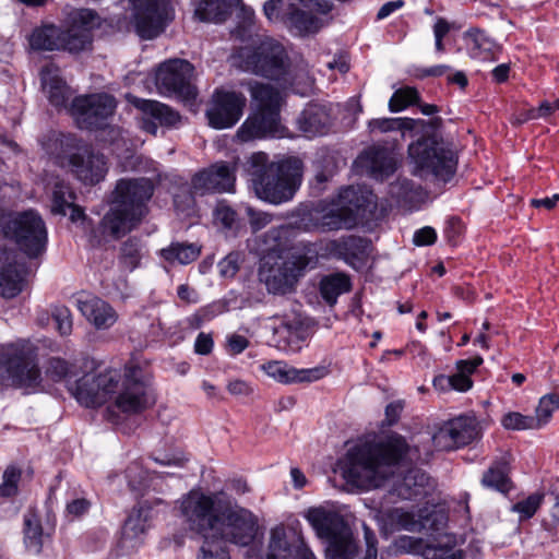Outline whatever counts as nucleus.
Returning a JSON list of instances; mask_svg holds the SVG:
<instances>
[{
	"mask_svg": "<svg viewBox=\"0 0 559 559\" xmlns=\"http://www.w3.org/2000/svg\"><path fill=\"white\" fill-rule=\"evenodd\" d=\"M69 25L84 33L92 32L102 26V17L93 9H78L69 17Z\"/></svg>",
	"mask_w": 559,
	"mask_h": 559,
	"instance_id": "47",
	"label": "nucleus"
},
{
	"mask_svg": "<svg viewBox=\"0 0 559 559\" xmlns=\"http://www.w3.org/2000/svg\"><path fill=\"white\" fill-rule=\"evenodd\" d=\"M40 370L29 353L9 347L0 354V383L5 386L36 389Z\"/></svg>",
	"mask_w": 559,
	"mask_h": 559,
	"instance_id": "14",
	"label": "nucleus"
},
{
	"mask_svg": "<svg viewBox=\"0 0 559 559\" xmlns=\"http://www.w3.org/2000/svg\"><path fill=\"white\" fill-rule=\"evenodd\" d=\"M69 373V364L59 357H51L47 361L46 374L55 382L64 379Z\"/></svg>",
	"mask_w": 559,
	"mask_h": 559,
	"instance_id": "59",
	"label": "nucleus"
},
{
	"mask_svg": "<svg viewBox=\"0 0 559 559\" xmlns=\"http://www.w3.org/2000/svg\"><path fill=\"white\" fill-rule=\"evenodd\" d=\"M219 526L212 537L204 542H222L224 550H228L227 543L241 547L249 546L257 537L259 525L257 516L248 509L239 506L219 504Z\"/></svg>",
	"mask_w": 559,
	"mask_h": 559,
	"instance_id": "12",
	"label": "nucleus"
},
{
	"mask_svg": "<svg viewBox=\"0 0 559 559\" xmlns=\"http://www.w3.org/2000/svg\"><path fill=\"white\" fill-rule=\"evenodd\" d=\"M23 534L25 548L35 555L43 550L44 532L39 516L28 511L23 519Z\"/></svg>",
	"mask_w": 559,
	"mask_h": 559,
	"instance_id": "42",
	"label": "nucleus"
},
{
	"mask_svg": "<svg viewBox=\"0 0 559 559\" xmlns=\"http://www.w3.org/2000/svg\"><path fill=\"white\" fill-rule=\"evenodd\" d=\"M242 167L257 198L273 205L292 201L301 183L302 164L298 158L275 162L266 153L255 152Z\"/></svg>",
	"mask_w": 559,
	"mask_h": 559,
	"instance_id": "4",
	"label": "nucleus"
},
{
	"mask_svg": "<svg viewBox=\"0 0 559 559\" xmlns=\"http://www.w3.org/2000/svg\"><path fill=\"white\" fill-rule=\"evenodd\" d=\"M264 370L274 380L284 383H296V368L283 361H270L264 366Z\"/></svg>",
	"mask_w": 559,
	"mask_h": 559,
	"instance_id": "52",
	"label": "nucleus"
},
{
	"mask_svg": "<svg viewBox=\"0 0 559 559\" xmlns=\"http://www.w3.org/2000/svg\"><path fill=\"white\" fill-rule=\"evenodd\" d=\"M464 39L473 57H480L483 52L489 53L495 47L484 31L479 28H469L464 33Z\"/></svg>",
	"mask_w": 559,
	"mask_h": 559,
	"instance_id": "50",
	"label": "nucleus"
},
{
	"mask_svg": "<svg viewBox=\"0 0 559 559\" xmlns=\"http://www.w3.org/2000/svg\"><path fill=\"white\" fill-rule=\"evenodd\" d=\"M246 104L242 93L216 88L205 111L209 126L216 130L234 127L242 117Z\"/></svg>",
	"mask_w": 559,
	"mask_h": 559,
	"instance_id": "17",
	"label": "nucleus"
},
{
	"mask_svg": "<svg viewBox=\"0 0 559 559\" xmlns=\"http://www.w3.org/2000/svg\"><path fill=\"white\" fill-rule=\"evenodd\" d=\"M78 308L81 313L98 330H106L117 321L115 309L98 297L78 299Z\"/></svg>",
	"mask_w": 559,
	"mask_h": 559,
	"instance_id": "32",
	"label": "nucleus"
},
{
	"mask_svg": "<svg viewBox=\"0 0 559 559\" xmlns=\"http://www.w3.org/2000/svg\"><path fill=\"white\" fill-rule=\"evenodd\" d=\"M444 542L438 540L428 544L423 550L424 559H462L463 552L461 549H455V538L445 535Z\"/></svg>",
	"mask_w": 559,
	"mask_h": 559,
	"instance_id": "46",
	"label": "nucleus"
},
{
	"mask_svg": "<svg viewBox=\"0 0 559 559\" xmlns=\"http://www.w3.org/2000/svg\"><path fill=\"white\" fill-rule=\"evenodd\" d=\"M133 105L145 116L153 119H144L143 121V128L152 134H156L157 132L158 127L155 121L160 126L174 127L180 120V116L177 111L157 100L135 97Z\"/></svg>",
	"mask_w": 559,
	"mask_h": 559,
	"instance_id": "28",
	"label": "nucleus"
},
{
	"mask_svg": "<svg viewBox=\"0 0 559 559\" xmlns=\"http://www.w3.org/2000/svg\"><path fill=\"white\" fill-rule=\"evenodd\" d=\"M60 50L78 53L86 50L92 46L93 34L84 33L72 26L62 28V36H60Z\"/></svg>",
	"mask_w": 559,
	"mask_h": 559,
	"instance_id": "45",
	"label": "nucleus"
},
{
	"mask_svg": "<svg viewBox=\"0 0 559 559\" xmlns=\"http://www.w3.org/2000/svg\"><path fill=\"white\" fill-rule=\"evenodd\" d=\"M222 542H203L198 555V559H230L229 551L224 550Z\"/></svg>",
	"mask_w": 559,
	"mask_h": 559,
	"instance_id": "60",
	"label": "nucleus"
},
{
	"mask_svg": "<svg viewBox=\"0 0 559 559\" xmlns=\"http://www.w3.org/2000/svg\"><path fill=\"white\" fill-rule=\"evenodd\" d=\"M167 191L173 198V204L178 215L190 217L197 212V201L192 179L189 181L180 175H167Z\"/></svg>",
	"mask_w": 559,
	"mask_h": 559,
	"instance_id": "25",
	"label": "nucleus"
},
{
	"mask_svg": "<svg viewBox=\"0 0 559 559\" xmlns=\"http://www.w3.org/2000/svg\"><path fill=\"white\" fill-rule=\"evenodd\" d=\"M0 239L14 242L28 258H37L46 250L48 234L37 212H13L0 206Z\"/></svg>",
	"mask_w": 559,
	"mask_h": 559,
	"instance_id": "7",
	"label": "nucleus"
},
{
	"mask_svg": "<svg viewBox=\"0 0 559 559\" xmlns=\"http://www.w3.org/2000/svg\"><path fill=\"white\" fill-rule=\"evenodd\" d=\"M306 519L318 537L329 543L326 559H354L357 545L342 515L323 508H310Z\"/></svg>",
	"mask_w": 559,
	"mask_h": 559,
	"instance_id": "9",
	"label": "nucleus"
},
{
	"mask_svg": "<svg viewBox=\"0 0 559 559\" xmlns=\"http://www.w3.org/2000/svg\"><path fill=\"white\" fill-rule=\"evenodd\" d=\"M147 390L143 369L133 365L126 367L116 406L121 412L129 414H136L146 409L151 404Z\"/></svg>",
	"mask_w": 559,
	"mask_h": 559,
	"instance_id": "19",
	"label": "nucleus"
},
{
	"mask_svg": "<svg viewBox=\"0 0 559 559\" xmlns=\"http://www.w3.org/2000/svg\"><path fill=\"white\" fill-rule=\"evenodd\" d=\"M412 449L404 437L392 433L380 442H365L350 448L340 462L343 477L350 484L385 487L390 497L420 500L432 489L430 477L417 467L399 472Z\"/></svg>",
	"mask_w": 559,
	"mask_h": 559,
	"instance_id": "1",
	"label": "nucleus"
},
{
	"mask_svg": "<svg viewBox=\"0 0 559 559\" xmlns=\"http://www.w3.org/2000/svg\"><path fill=\"white\" fill-rule=\"evenodd\" d=\"M545 499L551 504V518L559 522V480L551 485L548 492L545 493Z\"/></svg>",
	"mask_w": 559,
	"mask_h": 559,
	"instance_id": "64",
	"label": "nucleus"
},
{
	"mask_svg": "<svg viewBox=\"0 0 559 559\" xmlns=\"http://www.w3.org/2000/svg\"><path fill=\"white\" fill-rule=\"evenodd\" d=\"M437 240V233L435 228L425 226L417 229L413 236V242L417 247L431 246Z\"/></svg>",
	"mask_w": 559,
	"mask_h": 559,
	"instance_id": "62",
	"label": "nucleus"
},
{
	"mask_svg": "<svg viewBox=\"0 0 559 559\" xmlns=\"http://www.w3.org/2000/svg\"><path fill=\"white\" fill-rule=\"evenodd\" d=\"M441 124L440 117L429 121L407 117L380 118L368 123L371 131H401L403 138H417L408 146L412 174L423 180L447 183L456 173L457 156L449 143L435 134Z\"/></svg>",
	"mask_w": 559,
	"mask_h": 559,
	"instance_id": "2",
	"label": "nucleus"
},
{
	"mask_svg": "<svg viewBox=\"0 0 559 559\" xmlns=\"http://www.w3.org/2000/svg\"><path fill=\"white\" fill-rule=\"evenodd\" d=\"M328 374V368L324 366H318L307 369L296 368V383L301 382H313L322 379Z\"/></svg>",
	"mask_w": 559,
	"mask_h": 559,
	"instance_id": "61",
	"label": "nucleus"
},
{
	"mask_svg": "<svg viewBox=\"0 0 559 559\" xmlns=\"http://www.w3.org/2000/svg\"><path fill=\"white\" fill-rule=\"evenodd\" d=\"M350 277L345 273H331L324 275L319 283V292L322 299L329 305L334 306L337 298L350 292Z\"/></svg>",
	"mask_w": 559,
	"mask_h": 559,
	"instance_id": "39",
	"label": "nucleus"
},
{
	"mask_svg": "<svg viewBox=\"0 0 559 559\" xmlns=\"http://www.w3.org/2000/svg\"><path fill=\"white\" fill-rule=\"evenodd\" d=\"M254 108L238 128L236 136L241 142L257 139L282 138L285 127L281 123L282 95L274 86L254 82L249 85Z\"/></svg>",
	"mask_w": 559,
	"mask_h": 559,
	"instance_id": "6",
	"label": "nucleus"
},
{
	"mask_svg": "<svg viewBox=\"0 0 559 559\" xmlns=\"http://www.w3.org/2000/svg\"><path fill=\"white\" fill-rule=\"evenodd\" d=\"M241 4V0H200L194 15L201 22L223 23Z\"/></svg>",
	"mask_w": 559,
	"mask_h": 559,
	"instance_id": "35",
	"label": "nucleus"
},
{
	"mask_svg": "<svg viewBox=\"0 0 559 559\" xmlns=\"http://www.w3.org/2000/svg\"><path fill=\"white\" fill-rule=\"evenodd\" d=\"M22 476V471L15 465H9L2 476L0 484V496L4 498L14 497L17 493V485Z\"/></svg>",
	"mask_w": 559,
	"mask_h": 559,
	"instance_id": "53",
	"label": "nucleus"
},
{
	"mask_svg": "<svg viewBox=\"0 0 559 559\" xmlns=\"http://www.w3.org/2000/svg\"><path fill=\"white\" fill-rule=\"evenodd\" d=\"M544 499L545 493H532L527 498L516 502L512 510L519 513L521 520H528L534 516Z\"/></svg>",
	"mask_w": 559,
	"mask_h": 559,
	"instance_id": "54",
	"label": "nucleus"
},
{
	"mask_svg": "<svg viewBox=\"0 0 559 559\" xmlns=\"http://www.w3.org/2000/svg\"><path fill=\"white\" fill-rule=\"evenodd\" d=\"M155 186L148 178H122L112 192L111 206L95 224L85 222L82 228L91 247H99L107 237L115 240L136 228L148 212L147 203L154 194Z\"/></svg>",
	"mask_w": 559,
	"mask_h": 559,
	"instance_id": "3",
	"label": "nucleus"
},
{
	"mask_svg": "<svg viewBox=\"0 0 559 559\" xmlns=\"http://www.w3.org/2000/svg\"><path fill=\"white\" fill-rule=\"evenodd\" d=\"M282 20L300 36L316 34L322 27V21L304 7V0L298 3H288L284 9Z\"/></svg>",
	"mask_w": 559,
	"mask_h": 559,
	"instance_id": "30",
	"label": "nucleus"
},
{
	"mask_svg": "<svg viewBox=\"0 0 559 559\" xmlns=\"http://www.w3.org/2000/svg\"><path fill=\"white\" fill-rule=\"evenodd\" d=\"M479 436L476 417L461 415L443 423L432 436L433 445L441 451H452L468 445Z\"/></svg>",
	"mask_w": 559,
	"mask_h": 559,
	"instance_id": "18",
	"label": "nucleus"
},
{
	"mask_svg": "<svg viewBox=\"0 0 559 559\" xmlns=\"http://www.w3.org/2000/svg\"><path fill=\"white\" fill-rule=\"evenodd\" d=\"M43 91L56 108H66L71 97V88L60 74V69L50 63L40 71Z\"/></svg>",
	"mask_w": 559,
	"mask_h": 559,
	"instance_id": "31",
	"label": "nucleus"
},
{
	"mask_svg": "<svg viewBox=\"0 0 559 559\" xmlns=\"http://www.w3.org/2000/svg\"><path fill=\"white\" fill-rule=\"evenodd\" d=\"M326 252L335 259L343 260L355 270L361 269L369 257L371 241L366 237L349 235L330 240Z\"/></svg>",
	"mask_w": 559,
	"mask_h": 559,
	"instance_id": "23",
	"label": "nucleus"
},
{
	"mask_svg": "<svg viewBox=\"0 0 559 559\" xmlns=\"http://www.w3.org/2000/svg\"><path fill=\"white\" fill-rule=\"evenodd\" d=\"M26 271L25 263L17 261L14 249L0 247V296L16 297L23 290Z\"/></svg>",
	"mask_w": 559,
	"mask_h": 559,
	"instance_id": "22",
	"label": "nucleus"
},
{
	"mask_svg": "<svg viewBox=\"0 0 559 559\" xmlns=\"http://www.w3.org/2000/svg\"><path fill=\"white\" fill-rule=\"evenodd\" d=\"M213 217L216 224H221L224 228L231 229L236 218V211L225 200L217 201L214 210Z\"/></svg>",
	"mask_w": 559,
	"mask_h": 559,
	"instance_id": "57",
	"label": "nucleus"
},
{
	"mask_svg": "<svg viewBox=\"0 0 559 559\" xmlns=\"http://www.w3.org/2000/svg\"><path fill=\"white\" fill-rule=\"evenodd\" d=\"M201 248L194 243L173 242L162 249L160 255L169 263L189 264L198 259Z\"/></svg>",
	"mask_w": 559,
	"mask_h": 559,
	"instance_id": "44",
	"label": "nucleus"
},
{
	"mask_svg": "<svg viewBox=\"0 0 559 559\" xmlns=\"http://www.w3.org/2000/svg\"><path fill=\"white\" fill-rule=\"evenodd\" d=\"M193 72L194 67L187 60H168L158 67L155 83L164 95L175 94L187 100L194 99L198 92L192 84Z\"/></svg>",
	"mask_w": 559,
	"mask_h": 559,
	"instance_id": "16",
	"label": "nucleus"
},
{
	"mask_svg": "<svg viewBox=\"0 0 559 559\" xmlns=\"http://www.w3.org/2000/svg\"><path fill=\"white\" fill-rule=\"evenodd\" d=\"M76 401L85 407H96L105 403L104 393L99 391V384L95 379V373H85L75 385L71 388Z\"/></svg>",
	"mask_w": 559,
	"mask_h": 559,
	"instance_id": "38",
	"label": "nucleus"
},
{
	"mask_svg": "<svg viewBox=\"0 0 559 559\" xmlns=\"http://www.w3.org/2000/svg\"><path fill=\"white\" fill-rule=\"evenodd\" d=\"M501 424L509 430L539 429L538 419L534 416H525L518 412L506 414L501 419Z\"/></svg>",
	"mask_w": 559,
	"mask_h": 559,
	"instance_id": "51",
	"label": "nucleus"
},
{
	"mask_svg": "<svg viewBox=\"0 0 559 559\" xmlns=\"http://www.w3.org/2000/svg\"><path fill=\"white\" fill-rule=\"evenodd\" d=\"M120 378V373L115 369H108L105 372L95 374V379H97L99 384V391L104 393L105 402L116 392Z\"/></svg>",
	"mask_w": 559,
	"mask_h": 559,
	"instance_id": "56",
	"label": "nucleus"
},
{
	"mask_svg": "<svg viewBox=\"0 0 559 559\" xmlns=\"http://www.w3.org/2000/svg\"><path fill=\"white\" fill-rule=\"evenodd\" d=\"M75 193L70 185L63 180H58L52 189L51 212L57 215H66L67 209L74 202Z\"/></svg>",
	"mask_w": 559,
	"mask_h": 559,
	"instance_id": "48",
	"label": "nucleus"
},
{
	"mask_svg": "<svg viewBox=\"0 0 559 559\" xmlns=\"http://www.w3.org/2000/svg\"><path fill=\"white\" fill-rule=\"evenodd\" d=\"M509 463L502 457L495 461L484 473L481 485L499 492H508L511 488V480L508 476Z\"/></svg>",
	"mask_w": 559,
	"mask_h": 559,
	"instance_id": "41",
	"label": "nucleus"
},
{
	"mask_svg": "<svg viewBox=\"0 0 559 559\" xmlns=\"http://www.w3.org/2000/svg\"><path fill=\"white\" fill-rule=\"evenodd\" d=\"M307 265L308 258L304 254H290L286 258L281 254L261 257L259 281L270 294L286 295L294 290Z\"/></svg>",
	"mask_w": 559,
	"mask_h": 559,
	"instance_id": "10",
	"label": "nucleus"
},
{
	"mask_svg": "<svg viewBox=\"0 0 559 559\" xmlns=\"http://www.w3.org/2000/svg\"><path fill=\"white\" fill-rule=\"evenodd\" d=\"M45 152L62 168H68L84 185L104 180L107 162L104 154L71 133L51 132L41 142Z\"/></svg>",
	"mask_w": 559,
	"mask_h": 559,
	"instance_id": "5",
	"label": "nucleus"
},
{
	"mask_svg": "<svg viewBox=\"0 0 559 559\" xmlns=\"http://www.w3.org/2000/svg\"><path fill=\"white\" fill-rule=\"evenodd\" d=\"M447 522L448 516L443 511L425 507L419 510L418 518L415 521L418 528L416 533L433 535L439 533L447 525Z\"/></svg>",
	"mask_w": 559,
	"mask_h": 559,
	"instance_id": "43",
	"label": "nucleus"
},
{
	"mask_svg": "<svg viewBox=\"0 0 559 559\" xmlns=\"http://www.w3.org/2000/svg\"><path fill=\"white\" fill-rule=\"evenodd\" d=\"M320 216L317 218L316 227L321 231H335L340 229H352L356 226L354 215L338 205L336 198L331 202H321L317 210Z\"/></svg>",
	"mask_w": 559,
	"mask_h": 559,
	"instance_id": "29",
	"label": "nucleus"
},
{
	"mask_svg": "<svg viewBox=\"0 0 559 559\" xmlns=\"http://www.w3.org/2000/svg\"><path fill=\"white\" fill-rule=\"evenodd\" d=\"M117 108L116 98L107 93H93L75 96L69 112L81 130H105L110 124Z\"/></svg>",
	"mask_w": 559,
	"mask_h": 559,
	"instance_id": "13",
	"label": "nucleus"
},
{
	"mask_svg": "<svg viewBox=\"0 0 559 559\" xmlns=\"http://www.w3.org/2000/svg\"><path fill=\"white\" fill-rule=\"evenodd\" d=\"M275 332L280 334H287L289 337L296 336L297 338H300V334L304 332L302 323L296 318L284 319L275 329Z\"/></svg>",
	"mask_w": 559,
	"mask_h": 559,
	"instance_id": "63",
	"label": "nucleus"
},
{
	"mask_svg": "<svg viewBox=\"0 0 559 559\" xmlns=\"http://www.w3.org/2000/svg\"><path fill=\"white\" fill-rule=\"evenodd\" d=\"M235 170V166L227 162H216L199 170L192 176L194 192L203 197L233 191L236 181Z\"/></svg>",
	"mask_w": 559,
	"mask_h": 559,
	"instance_id": "20",
	"label": "nucleus"
},
{
	"mask_svg": "<svg viewBox=\"0 0 559 559\" xmlns=\"http://www.w3.org/2000/svg\"><path fill=\"white\" fill-rule=\"evenodd\" d=\"M559 407V395L556 393L546 394L540 397L536 408V419H538L539 428L548 423L554 411Z\"/></svg>",
	"mask_w": 559,
	"mask_h": 559,
	"instance_id": "55",
	"label": "nucleus"
},
{
	"mask_svg": "<svg viewBox=\"0 0 559 559\" xmlns=\"http://www.w3.org/2000/svg\"><path fill=\"white\" fill-rule=\"evenodd\" d=\"M179 518L186 531L201 536L203 540L212 537L219 526V506H215L213 496L199 490H190L178 506Z\"/></svg>",
	"mask_w": 559,
	"mask_h": 559,
	"instance_id": "11",
	"label": "nucleus"
},
{
	"mask_svg": "<svg viewBox=\"0 0 559 559\" xmlns=\"http://www.w3.org/2000/svg\"><path fill=\"white\" fill-rule=\"evenodd\" d=\"M51 317L57 324L61 335H69L72 331V318L69 308L66 306H56L52 309Z\"/></svg>",
	"mask_w": 559,
	"mask_h": 559,
	"instance_id": "58",
	"label": "nucleus"
},
{
	"mask_svg": "<svg viewBox=\"0 0 559 559\" xmlns=\"http://www.w3.org/2000/svg\"><path fill=\"white\" fill-rule=\"evenodd\" d=\"M412 105H418L425 116H432L439 112V107L432 104H420V95L415 87L406 86L396 90L389 100L391 112H399Z\"/></svg>",
	"mask_w": 559,
	"mask_h": 559,
	"instance_id": "37",
	"label": "nucleus"
},
{
	"mask_svg": "<svg viewBox=\"0 0 559 559\" xmlns=\"http://www.w3.org/2000/svg\"><path fill=\"white\" fill-rule=\"evenodd\" d=\"M151 519V504L147 501L139 502L124 521L121 533L122 543L130 548L139 547L142 544V535L145 534Z\"/></svg>",
	"mask_w": 559,
	"mask_h": 559,
	"instance_id": "27",
	"label": "nucleus"
},
{
	"mask_svg": "<svg viewBox=\"0 0 559 559\" xmlns=\"http://www.w3.org/2000/svg\"><path fill=\"white\" fill-rule=\"evenodd\" d=\"M297 126L308 138L326 134L332 126L330 108L324 104H308L298 116Z\"/></svg>",
	"mask_w": 559,
	"mask_h": 559,
	"instance_id": "26",
	"label": "nucleus"
},
{
	"mask_svg": "<svg viewBox=\"0 0 559 559\" xmlns=\"http://www.w3.org/2000/svg\"><path fill=\"white\" fill-rule=\"evenodd\" d=\"M239 58L243 71L276 81L283 86L294 83L287 52L275 40H263L255 47L241 48Z\"/></svg>",
	"mask_w": 559,
	"mask_h": 559,
	"instance_id": "8",
	"label": "nucleus"
},
{
	"mask_svg": "<svg viewBox=\"0 0 559 559\" xmlns=\"http://www.w3.org/2000/svg\"><path fill=\"white\" fill-rule=\"evenodd\" d=\"M143 242L139 237H129L120 248V261L129 270L139 266L143 255Z\"/></svg>",
	"mask_w": 559,
	"mask_h": 559,
	"instance_id": "49",
	"label": "nucleus"
},
{
	"mask_svg": "<svg viewBox=\"0 0 559 559\" xmlns=\"http://www.w3.org/2000/svg\"><path fill=\"white\" fill-rule=\"evenodd\" d=\"M294 230L288 225L271 227L257 238V250L261 257L281 254L289 249Z\"/></svg>",
	"mask_w": 559,
	"mask_h": 559,
	"instance_id": "33",
	"label": "nucleus"
},
{
	"mask_svg": "<svg viewBox=\"0 0 559 559\" xmlns=\"http://www.w3.org/2000/svg\"><path fill=\"white\" fill-rule=\"evenodd\" d=\"M415 521V514L413 512L405 511L402 508L388 509L381 511L379 514L381 532L385 536L400 531H407L411 533L417 532L418 528Z\"/></svg>",
	"mask_w": 559,
	"mask_h": 559,
	"instance_id": "34",
	"label": "nucleus"
},
{
	"mask_svg": "<svg viewBox=\"0 0 559 559\" xmlns=\"http://www.w3.org/2000/svg\"><path fill=\"white\" fill-rule=\"evenodd\" d=\"M132 5L134 31L145 40L162 34L174 19L169 0H132Z\"/></svg>",
	"mask_w": 559,
	"mask_h": 559,
	"instance_id": "15",
	"label": "nucleus"
},
{
	"mask_svg": "<svg viewBox=\"0 0 559 559\" xmlns=\"http://www.w3.org/2000/svg\"><path fill=\"white\" fill-rule=\"evenodd\" d=\"M356 163L365 167L376 179L388 177L395 170L393 158L381 148H369L365 151L358 156Z\"/></svg>",
	"mask_w": 559,
	"mask_h": 559,
	"instance_id": "36",
	"label": "nucleus"
},
{
	"mask_svg": "<svg viewBox=\"0 0 559 559\" xmlns=\"http://www.w3.org/2000/svg\"><path fill=\"white\" fill-rule=\"evenodd\" d=\"M335 198L338 205H342L345 211H350L356 223L359 217H366L376 209V197L366 187L349 186L342 188Z\"/></svg>",
	"mask_w": 559,
	"mask_h": 559,
	"instance_id": "24",
	"label": "nucleus"
},
{
	"mask_svg": "<svg viewBox=\"0 0 559 559\" xmlns=\"http://www.w3.org/2000/svg\"><path fill=\"white\" fill-rule=\"evenodd\" d=\"M259 559H317L306 545L302 536L295 532L287 533L284 527L276 526L271 531L270 543L265 557Z\"/></svg>",
	"mask_w": 559,
	"mask_h": 559,
	"instance_id": "21",
	"label": "nucleus"
},
{
	"mask_svg": "<svg viewBox=\"0 0 559 559\" xmlns=\"http://www.w3.org/2000/svg\"><path fill=\"white\" fill-rule=\"evenodd\" d=\"M62 28L53 24L35 27L28 37L29 46L35 51L60 50Z\"/></svg>",
	"mask_w": 559,
	"mask_h": 559,
	"instance_id": "40",
	"label": "nucleus"
}]
</instances>
